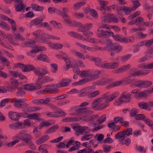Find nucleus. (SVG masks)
<instances>
[{"instance_id":"obj_1","label":"nucleus","mask_w":153,"mask_h":153,"mask_svg":"<svg viewBox=\"0 0 153 153\" xmlns=\"http://www.w3.org/2000/svg\"><path fill=\"white\" fill-rule=\"evenodd\" d=\"M68 34L71 37H74L76 39H81L83 41L86 40L89 42L95 44H101L102 43V42L100 41L99 39L94 38H92L90 39H86L82 35L75 32L71 31L68 32Z\"/></svg>"},{"instance_id":"obj_2","label":"nucleus","mask_w":153,"mask_h":153,"mask_svg":"<svg viewBox=\"0 0 153 153\" xmlns=\"http://www.w3.org/2000/svg\"><path fill=\"white\" fill-rule=\"evenodd\" d=\"M108 44L106 45V48L109 51H114L117 53H119L121 52L123 49L122 47L117 43L111 42V40L106 39Z\"/></svg>"},{"instance_id":"obj_3","label":"nucleus","mask_w":153,"mask_h":153,"mask_svg":"<svg viewBox=\"0 0 153 153\" xmlns=\"http://www.w3.org/2000/svg\"><path fill=\"white\" fill-rule=\"evenodd\" d=\"M100 73V71L98 70L95 71L93 74L89 71H83L80 74V76L82 78L88 76L89 81L94 80L98 77V75Z\"/></svg>"},{"instance_id":"obj_4","label":"nucleus","mask_w":153,"mask_h":153,"mask_svg":"<svg viewBox=\"0 0 153 153\" xmlns=\"http://www.w3.org/2000/svg\"><path fill=\"white\" fill-rule=\"evenodd\" d=\"M93 112L91 111H87L82 114L80 120L82 119L84 121H93L96 120V118L98 117L97 115H91L90 114L93 113Z\"/></svg>"},{"instance_id":"obj_5","label":"nucleus","mask_w":153,"mask_h":153,"mask_svg":"<svg viewBox=\"0 0 153 153\" xmlns=\"http://www.w3.org/2000/svg\"><path fill=\"white\" fill-rule=\"evenodd\" d=\"M74 129L76 133L80 134H85L89 132L90 129L86 126H77L75 127Z\"/></svg>"},{"instance_id":"obj_6","label":"nucleus","mask_w":153,"mask_h":153,"mask_svg":"<svg viewBox=\"0 0 153 153\" xmlns=\"http://www.w3.org/2000/svg\"><path fill=\"white\" fill-rule=\"evenodd\" d=\"M95 89L94 86L84 88L81 89L78 94V96L80 97H85L89 93L93 91Z\"/></svg>"},{"instance_id":"obj_7","label":"nucleus","mask_w":153,"mask_h":153,"mask_svg":"<svg viewBox=\"0 0 153 153\" xmlns=\"http://www.w3.org/2000/svg\"><path fill=\"white\" fill-rule=\"evenodd\" d=\"M0 36L4 38H7L10 43L13 45L16 46L18 45V42L16 41H13V35L11 34L7 33L6 34L0 30Z\"/></svg>"},{"instance_id":"obj_8","label":"nucleus","mask_w":153,"mask_h":153,"mask_svg":"<svg viewBox=\"0 0 153 153\" xmlns=\"http://www.w3.org/2000/svg\"><path fill=\"white\" fill-rule=\"evenodd\" d=\"M0 36L4 38H7L10 43L13 45L16 46L18 45V42L16 41H13V35L11 34L7 33L6 34L0 30Z\"/></svg>"},{"instance_id":"obj_9","label":"nucleus","mask_w":153,"mask_h":153,"mask_svg":"<svg viewBox=\"0 0 153 153\" xmlns=\"http://www.w3.org/2000/svg\"><path fill=\"white\" fill-rule=\"evenodd\" d=\"M0 36L4 38H7L10 43L13 45L16 46L18 45V42L16 41H13V35L11 34L7 33L6 34L0 30Z\"/></svg>"},{"instance_id":"obj_10","label":"nucleus","mask_w":153,"mask_h":153,"mask_svg":"<svg viewBox=\"0 0 153 153\" xmlns=\"http://www.w3.org/2000/svg\"><path fill=\"white\" fill-rule=\"evenodd\" d=\"M22 132V131H20V133L16 135L13 136L12 137V139L13 140V141L7 144V146L8 147H12L16 143H19L20 140H21V133Z\"/></svg>"},{"instance_id":"obj_11","label":"nucleus","mask_w":153,"mask_h":153,"mask_svg":"<svg viewBox=\"0 0 153 153\" xmlns=\"http://www.w3.org/2000/svg\"><path fill=\"white\" fill-rule=\"evenodd\" d=\"M10 85L7 87L8 91H12L13 90L16 89L19 85V82L17 80L14 78L10 79Z\"/></svg>"},{"instance_id":"obj_12","label":"nucleus","mask_w":153,"mask_h":153,"mask_svg":"<svg viewBox=\"0 0 153 153\" xmlns=\"http://www.w3.org/2000/svg\"><path fill=\"white\" fill-rule=\"evenodd\" d=\"M119 66V65L117 62H105L103 63V66L102 67L105 68L113 69L117 68Z\"/></svg>"},{"instance_id":"obj_13","label":"nucleus","mask_w":153,"mask_h":153,"mask_svg":"<svg viewBox=\"0 0 153 153\" xmlns=\"http://www.w3.org/2000/svg\"><path fill=\"white\" fill-rule=\"evenodd\" d=\"M122 10H123L125 12V14L126 15L129 14L132 11H134L131 7H128L124 6L122 8L120 9L117 11V13L118 17L120 19L122 18L123 16L122 15H121L120 13V11Z\"/></svg>"},{"instance_id":"obj_14","label":"nucleus","mask_w":153,"mask_h":153,"mask_svg":"<svg viewBox=\"0 0 153 153\" xmlns=\"http://www.w3.org/2000/svg\"><path fill=\"white\" fill-rule=\"evenodd\" d=\"M66 114V113L62 111V110H61L59 111L56 112H51L48 113L46 114V115L48 117H59L63 116H65Z\"/></svg>"},{"instance_id":"obj_15","label":"nucleus","mask_w":153,"mask_h":153,"mask_svg":"<svg viewBox=\"0 0 153 153\" xmlns=\"http://www.w3.org/2000/svg\"><path fill=\"white\" fill-rule=\"evenodd\" d=\"M54 87L53 85H50L46 87L43 90V92L49 93H58L59 92L58 89L56 88H53Z\"/></svg>"},{"instance_id":"obj_16","label":"nucleus","mask_w":153,"mask_h":153,"mask_svg":"<svg viewBox=\"0 0 153 153\" xmlns=\"http://www.w3.org/2000/svg\"><path fill=\"white\" fill-rule=\"evenodd\" d=\"M62 10L63 12L61 10L57 9L56 10V12L58 15L62 16L64 18H68L69 16L67 14V13L69 12L68 9L67 7H64L62 8Z\"/></svg>"},{"instance_id":"obj_17","label":"nucleus","mask_w":153,"mask_h":153,"mask_svg":"<svg viewBox=\"0 0 153 153\" xmlns=\"http://www.w3.org/2000/svg\"><path fill=\"white\" fill-rule=\"evenodd\" d=\"M134 69H131L130 70V73L133 76H135L137 75H144L150 73V71L147 70H144L141 71H138L133 73V71L134 70Z\"/></svg>"},{"instance_id":"obj_18","label":"nucleus","mask_w":153,"mask_h":153,"mask_svg":"<svg viewBox=\"0 0 153 153\" xmlns=\"http://www.w3.org/2000/svg\"><path fill=\"white\" fill-rule=\"evenodd\" d=\"M124 102L128 103L130 102L131 97L130 94L127 92H123L120 96Z\"/></svg>"},{"instance_id":"obj_19","label":"nucleus","mask_w":153,"mask_h":153,"mask_svg":"<svg viewBox=\"0 0 153 153\" xmlns=\"http://www.w3.org/2000/svg\"><path fill=\"white\" fill-rule=\"evenodd\" d=\"M34 71L35 74L39 76H42L48 73L45 69L39 67L37 68Z\"/></svg>"},{"instance_id":"obj_20","label":"nucleus","mask_w":153,"mask_h":153,"mask_svg":"<svg viewBox=\"0 0 153 153\" xmlns=\"http://www.w3.org/2000/svg\"><path fill=\"white\" fill-rule=\"evenodd\" d=\"M21 140L28 143L29 141L32 138L31 136L29 134H23V131L21 133Z\"/></svg>"},{"instance_id":"obj_21","label":"nucleus","mask_w":153,"mask_h":153,"mask_svg":"<svg viewBox=\"0 0 153 153\" xmlns=\"http://www.w3.org/2000/svg\"><path fill=\"white\" fill-rule=\"evenodd\" d=\"M131 67L129 64L125 65L120 67L115 71V72L117 74H119L125 72L128 70Z\"/></svg>"},{"instance_id":"obj_22","label":"nucleus","mask_w":153,"mask_h":153,"mask_svg":"<svg viewBox=\"0 0 153 153\" xmlns=\"http://www.w3.org/2000/svg\"><path fill=\"white\" fill-rule=\"evenodd\" d=\"M16 4L15 6V10L17 12H19L24 9V5L22 2L20 0H18L16 2Z\"/></svg>"},{"instance_id":"obj_23","label":"nucleus","mask_w":153,"mask_h":153,"mask_svg":"<svg viewBox=\"0 0 153 153\" xmlns=\"http://www.w3.org/2000/svg\"><path fill=\"white\" fill-rule=\"evenodd\" d=\"M8 116L10 119L14 120H16L20 117L19 114L14 112H9Z\"/></svg>"},{"instance_id":"obj_24","label":"nucleus","mask_w":153,"mask_h":153,"mask_svg":"<svg viewBox=\"0 0 153 153\" xmlns=\"http://www.w3.org/2000/svg\"><path fill=\"white\" fill-rule=\"evenodd\" d=\"M25 118H29L33 120H39V115L36 114H29L28 113H25L22 116Z\"/></svg>"},{"instance_id":"obj_25","label":"nucleus","mask_w":153,"mask_h":153,"mask_svg":"<svg viewBox=\"0 0 153 153\" xmlns=\"http://www.w3.org/2000/svg\"><path fill=\"white\" fill-rule=\"evenodd\" d=\"M120 95V93L118 91H115L111 93L109 92V98L108 99V101L111 102L115 98L118 97Z\"/></svg>"},{"instance_id":"obj_26","label":"nucleus","mask_w":153,"mask_h":153,"mask_svg":"<svg viewBox=\"0 0 153 153\" xmlns=\"http://www.w3.org/2000/svg\"><path fill=\"white\" fill-rule=\"evenodd\" d=\"M111 81V79L108 78H103L97 81L96 84L98 85H103L110 82Z\"/></svg>"},{"instance_id":"obj_27","label":"nucleus","mask_w":153,"mask_h":153,"mask_svg":"<svg viewBox=\"0 0 153 153\" xmlns=\"http://www.w3.org/2000/svg\"><path fill=\"white\" fill-rule=\"evenodd\" d=\"M131 56V55L130 54H126L121 56H119L116 59V60L120 59L122 62H126L129 60Z\"/></svg>"},{"instance_id":"obj_28","label":"nucleus","mask_w":153,"mask_h":153,"mask_svg":"<svg viewBox=\"0 0 153 153\" xmlns=\"http://www.w3.org/2000/svg\"><path fill=\"white\" fill-rule=\"evenodd\" d=\"M63 46V45L60 43H54L51 42L49 47L51 49L58 50L62 49Z\"/></svg>"},{"instance_id":"obj_29","label":"nucleus","mask_w":153,"mask_h":153,"mask_svg":"<svg viewBox=\"0 0 153 153\" xmlns=\"http://www.w3.org/2000/svg\"><path fill=\"white\" fill-rule=\"evenodd\" d=\"M130 74H131L130 72ZM131 76L126 77L123 79V82L127 84H128L134 82L135 80V79L132 78L131 76H133L131 74Z\"/></svg>"},{"instance_id":"obj_30","label":"nucleus","mask_w":153,"mask_h":153,"mask_svg":"<svg viewBox=\"0 0 153 153\" xmlns=\"http://www.w3.org/2000/svg\"><path fill=\"white\" fill-rule=\"evenodd\" d=\"M97 34L99 37H104L108 38V36L106 31L102 30H100L99 28L97 29Z\"/></svg>"},{"instance_id":"obj_31","label":"nucleus","mask_w":153,"mask_h":153,"mask_svg":"<svg viewBox=\"0 0 153 153\" xmlns=\"http://www.w3.org/2000/svg\"><path fill=\"white\" fill-rule=\"evenodd\" d=\"M37 57L38 60L48 62H49L48 56L45 55L41 54L37 56Z\"/></svg>"},{"instance_id":"obj_32","label":"nucleus","mask_w":153,"mask_h":153,"mask_svg":"<svg viewBox=\"0 0 153 153\" xmlns=\"http://www.w3.org/2000/svg\"><path fill=\"white\" fill-rule=\"evenodd\" d=\"M134 39V37L133 36H127L126 37L123 36L122 43H126L128 42H133Z\"/></svg>"},{"instance_id":"obj_33","label":"nucleus","mask_w":153,"mask_h":153,"mask_svg":"<svg viewBox=\"0 0 153 153\" xmlns=\"http://www.w3.org/2000/svg\"><path fill=\"white\" fill-rule=\"evenodd\" d=\"M80 120V118L79 117H70L65 118L63 120L64 122H69L78 121Z\"/></svg>"},{"instance_id":"obj_34","label":"nucleus","mask_w":153,"mask_h":153,"mask_svg":"<svg viewBox=\"0 0 153 153\" xmlns=\"http://www.w3.org/2000/svg\"><path fill=\"white\" fill-rule=\"evenodd\" d=\"M140 67L143 69H153V62L147 64H141L140 65Z\"/></svg>"},{"instance_id":"obj_35","label":"nucleus","mask_w":153,"mask_h":153,"mask_svg":"<svg viewBox=\"0 0 153 153\" xmlns=\"http://www.w3.org/2000/svg\"><path fill=\"white\" fill-rule=\"evenodd\" d=\"M126 133L124 130L123 131L118 132L115 136V138L122 139L124 138H126L127 137Z\"/></svg>"},{"instance_id":"obj_36","label":"nucleus","mask_w":153,"mask_h":153,"mask_svg":"<svg viewBox=\"0 0 153 153\" xmlns=\"http://www.w3.org/2000/svg\"><path fill=\"white\" fill-rule=\"evenodd\" d=\"M14 35L15 37V39L16 40H13V41H16L18 42V45H19V43L17 40H19L20 41H24L25 40L24 37L22 36L21 35V34L19 33H15L14 34Z\"/></svg>"},{"instance_id":"obj_37","label":"nucleus","mask_w":153,"mask_h":153,"mask_svg":"<svg viewBox=\"0 0 153 153\" xmlns=\"http://www.w3.org/2000/svg\"><path fill=\"white\" fill-rule=\"evenodd\" d=\"M0 26L1 28L7 31H9L10 29L9 25L1 20H0Z\"/></svg>"},{"instance_id":"obj_38","label":"nucleus","mask_w":153,"mask_h":153,"mask_svg":"<svg viewBox=\"0 0 153 153\" xmlns=\"http://www.w3.org/2000/svg\"><path fill=\"white\" fill-rule=\"evenodd\" d=\"M89 81V79L85 78L80 80L77 82H74L73 85L75 86L82 85Z\"/></svg>"},{"instance_id":"obj_39","label":"nucleus","mask_w":153,"mask_h":153,"mask_svg":"<svg viewBox=\"0 0 153 153\" xmlns=\"http://www.w3.org/2000/svg\"><path fill=\"white\" fill-rule=\"evenodd\" d=\"M94 60L92 61L94 62V63L97 66L101 67L102 68H103V64H102V61L99 58H96L94 57Z\"/></svg>"},{"instance_id":"obj_40","label":"nucleus","mask_w":153,"mask_h":153,"mask_svg":"<svg viewBox=\"0 0 153 153\" xmlns=\"http://www.w3.org/2000/svg\"><path fill=\"white\" fill-rule=\"evenodd\" d=\"M35 69V67L32 65H24V69H23V72H28L30 71L33 70Z\"/></svg>"},{"instance_id":"obj_41","label":"nucleus","mask_w":153,"mask_h":153,"mask_svg":"<svg viewBox=\"0 0 153 153\" xmlns=\"http://www.w3.org/2000/svg\"><path fill=\"white\" fill-rule=\"evenodd\" d=\"M23 46L33 48L38 47V46L35 44V42L33 40H32L31 42H26L25 43Z\"/></svg>"},{"instance_id":"obj_42","label":"nucleus","mask_w":153,"mask_h":153,"mask_svg":"<svg viewBox=\"0 0 153 153\" xmlns=\"http://www.w3.org/2000/svg\"><path fill=\"white\" fill-rule=\"evenodd\" d=\"M93 25L92 24L89 23L85 25L84 26L81 27L79 29V31L82 32H85V31L88 30L90 29Z\"/></svg>"},{"instance_id":"obj_43","label":"nucleus","mask_w":153,"mask_h":153,"mask_svg":"<svg viewBox=\"0 0 153 153\" xmlns=\"http://www.w3.org/2000/svg\"><path fill=\"white\" fill-rule=\"evenodd\" d=\"M109 101H108V99H107L105 102L100 103L98 106V108L99 109H101L103 108H106L109 106Z\"/></svg>"},{"instance_id":"obj_44","label":"nucleus","mask_w":153,"mask_h":153,"mask_svg":"<svg viewBox=\"0 0 153 153\" xmlns=\"http://www.w3.org/2000/svg\"><path fill=\"white\" fill-rule=\"evenodd\" d=\"M102 102L101 98H100L97 99L92 104V106L93 108L95 109L96 107L98 108V106L100 104L99 103Z\"/></svg>"},{"instance_id":"obj_45","label":"nucleus","mask_w":153,"mask_h":153,"mask_svg":"<svg viewBox=\"0 0 153 153\" xmlns=\"http://www.w3.org/2000/svg\"><path fill=\"white\" fill-rule=\"evenodd\" d=\"M131 142V140L128 138L126 139H123L120 141V144L121 145H126L127 146H129Z\"/></svg>"},{"instance_id":"obj_46","label":"nucleus","mask_w":153,"mask_h":153,"mask_svg":"<svg viewBox=\"0 0 153 153\" xmlns=\"http://www.w3.org/2000/svg\"><path fill=\"white\" fill-rule=\"evenodd\" d=\"M146 149L144 147L140 146H137L136 147V150L137 151L141 153H145L146 152Z\"/></svg>"},{"instance_id":"obj_47","label":"nucleus","mask_w":153,"mask_h":153,"mask_svg":"<svg viewBox=\"0 0 153 153\" xmlns=\"http://www.w3.org/2000/svg\"><path fill=\"white\" fill-rule=\"evenodd\" d=\"M49 138V137L48 136L43 137L37 141L36 143L38 145H39L48 140Z\"/></svg>"},{"instance_id":"obj_48","label":"nucleus","mask_w":153,"mask_h":153,"mask_svg":"<svg viewBox=\"0 0 153 153\" xmlns=\"http://www.w3.org/2000/svg\"><path fill=\"white\" fill-rule=\"evenodd\" d=\"M49 146L46 144H43L39 146V151L41 152L47 151L49 148Z\"/></svg>"},{"instance_id":"obj_49","label":"nucleus","mask_w":153,"mask_h":153,"mask_svg":"<svg viewBox=\"0 0 153 153\" xmlns=\"http://www.w3.org/2000/svg\"><path fill=\"white\" fill-rule=\"evenodd\" d=\"M59 126L56 125L51 127L47 131L48 133H51L56 131L59 128Z\"/></svg>"},{"instance_id":"obj_50","label":"nucleus","mask_w":153,"mask_h":153,"mask_svg":"<svg viewBox=\"0 0 153 153\" xmlns=\"http://www.w3.org/2000/svg\"><path fill=\"white\" fill-rule=\"evenodd\" d=\"M9 23L11 24L12 30L13 32L15 31L16 30L17 27L15 21L12 19Z\"/></svg>"},{"instance_id":"obj_51","label":"nucleus","mask_w":153,"mask_h":153,"mask_svg":"<svg viewBox=\"0 0 153 153\" xmlns=\"http://www.w3.org/2000/svg\"><path fill=\"white\" fill-rule=\"evenodd\" d=\"M0 45L3 47L7 49L9 48L10 47L8 44L4 41L3 39L1 37H0Z\"/></svg>"},{"instance_id":"obj_52","label":"nucleus","mask_w":153,"mask_h":153,"mask_svg":"<svg viewBox=\"0 0 153 153\" xmlns=\"http://www.w3.org/2000/svg\"><path fill=\"white\" fill-rule=\"evenodd\" d=\"M63 59L65 62L66 64V69L68 70L70 68L72 67V65L71 64V62L68 58L65 57L63 58Z\"/></svg>"},{"instance_id":"obj_53","label":"nucleus","mask_w":153,"mask_h":153,"mask_svg":"<svg viewBox=\"0 0 153 153\" xmlns=\"http://www.w3.org/2000/svg\"><path fill=\"white\" fill-rule=\"evenodd\" d=\"M100 93V91H96L88 94V97L89 98L95 97L99 95Z\"/></svg>"},{"instance_id":"obj_54","label":"nucleus","mask_w":153,"mask_h":153,"mask_svg":"<svg viewBox=\"0 0 153 153\" xmlns=\"http://www.w3.org/2000/svg\"><path fill=\"white\" fill-rule=\"evenodd\" d=\"M124 102L121 97H120L117 98L115 100L114 102V104L115 105H120Z\"/></svg>"},{"instance_id":"obj_55","label":"nucleus","mask_w":153,"mask_h":153,"mask_svg":"<svg viewBox=\"0 0 153 153\" xmlns=\"http://www.w3.org/2000/svg\"><path fill=\"white\" fill-rule=\"evenodd\" d=\"M34 86L32 85L27 84L25 85L24 89L32 91L35 90Z\"/></svg>"},{"instance_id":"obj_56","label":"nucleus","mask_w":153,"mask_h":153,"mask_svg":"<svg viewBox=\"0 0 153 153\" xmlns=\"http://www.w3.org/2000/svg\"><path fill=\"white\" fill-rule=\"evenodd\" d=\"M107 22H113L115 23H117L118 22V19L115 16H114L112 14L111 16V17H110V20H106Z\"/></svg>"},{"instance_id":"obj_57","label":"nucleus","mask_w":153,"mask_h":153,"mask_svg":"<svg viewBox=\"0 0 153 153\" xmlns=\"http://www.w3.org/2000/svg\"><path fill=\"white\" fill-rule=\"evenodd\" d=\"M51 125L49 122L44 121L42 122L39 125V128H41L43 127H48Z\"/></svg>"},{"instance_id":"obj_58","label":"nucleus","mask_w":153,"mask_h":153,"mask_svg":"<svg viewBox=\"0 0 153 153\" xmlns=\"http://www.w3.org/2000/svg\"><path fill=\"white\" fill-rule=\"evenodd\" d=\"M93 136V134H89L83 136L81 138V140L82 141H85L88 140L92 137Z\"/></svg>"},{"instance_id":"obj_59","label":"nucleus","mask_w":153,"mask_h":153,"mask_svg":"<svg viewBox=\"0 0 153 153\" xmlns=\"http://www.w3.org/2000/svg\"><path fill=\"white\" fill-rule=\"evenodd\" d=\"M10 100V98L5 99L2 100L0 103V107L2 108L4 106L7 102Z\"/></svg>"},{"instance_id":"obj_60","label":"nucleus","mask_w":153,"mask_h":153,"mask_svg":"<svg viewBox=\"0 0 153 153\" xmlns=\"http://www.w3.org/2000/svg\"><path fill=\"white\" fill-rule=\"evenodd\" d=\"M148 93V92L146 91H144L142 92H139L138 94V98H144L146 97Z\"/></svg>"},{"instance_id":"obj_61","label":"nucleus","mask_w":153,"mask_h":153,"mask_svg":"<svg viewBox=\"0 0 153 153\" xmlns=\"http://www.w3.org/2000/svg\"><path fill=\"white\" fill-rule=\"evenodd\" d=\"M139 107L142 109H146L148 108V105L147 103L144 102H141L138 104Z\"/></svg>"},{"instance_id":"obj_62","label":"nucleus","mask_w":153,"mask_h":153,"mask_svg":"<svg viewBox=\"0 0 153 153\" xmlns=\"http://www.w3.org/2000/svg\"><path fill=\"white\" fill-rule=\"evenodd\" d=\"M41 41L43 43L47 44H48L49 46L51 44V42L50 41L48 40L47 38H46L45 37L42 36L41 38Z\"/></svg>"},{"instance_id":"obj_63","label":"nucleus","mask_w":153,"mask_h":153,"mask_svg":"<svg viewBox=\"0 0 153 153\" xmlns=\"http://www.w3.org/2000/svg\"><path fill=\"white\" fill-rule=\"evenodd\" d=\"M123 36L118 34L114 36L115 40L117 42L122 43Z\"/></svg>"},{"instance_id":"obj_64","label":"nucleus","mask_w":153,"mask_h":153,"mask_svg":"<svg viewBox=\"0 0 153 153\" xmlns=\"http://www.w3.org/2000/svg\"><path fill=\"white\" fill-rule=\"evenodd\" d=\"M22 101L21 99H20L15 101L14 102V105L15 107L19 108L22 106Z\"/></svg>"}]
</instances>
